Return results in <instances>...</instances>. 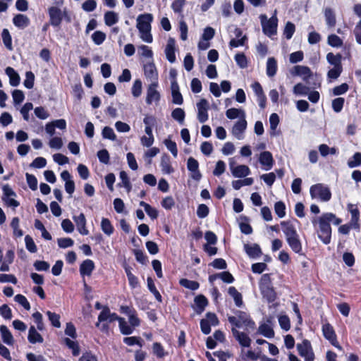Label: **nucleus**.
I'll return each instance as SVG.
<instances>
[{"label":"nucleus","instance_id":"37998d69","mask_svg":"<svg viewBox=\"0 0 361 361\" xmlns=\"http://www.w3.org/2000/svg\"><path fill=\"white\" fill-rule=\"evenodd\" d=\"M254 180L252 178H246L243 180H237L232 182V186L235 190H239L245 185H251Z\"/></svg>","mask_w":361,"mask_h":361},{"label":"nucleus","instance_id":"6e6552de","mask_svg":"<svg viewBox=\"0 0 361 361\" xmlns=\"http://www.w3.org/2000/svg\"><path fill=\"white\" fill-rule=\"evenodd\" d=\"M48 13L50 24L54 27L59 26L63 20L62 11L56 6H51L49 8Z\"/></svg>","mask_w":361,"mask_h":361},{"label":"nucleus","instance_id":"ddd939ff","mask_svg":"<svg viewBox=\"0 0 361 361\" xmlns=\"http://www.w3.org/2000/svg\"><path fill=\"white\" fill-rule=\"evenodd\" d=\"M158 83H151L147 91L146 103L151 104L152 102H158L160 100V94L157 88Z\"/></svg>","mask_w":361,"mask_h":361},{"label":"nucleus","instance_id":"4468645a","mask_svg":"<svg viewBox=\"0 0 361 361\" xmlns=\"http://www.w3.org/2000/svg\"><path fill=\"white\" fill-rule=\"evenodd\" d=\"M259 161L262 166L263 169L265 171L271 169L274 163L271 153L268 151H264L260 153L259 156Z\"/></svg>","mask_w":361,"mask_h":361},{"label":"nucleus","instance_id":"864d4df0","mask_svg":"<svg viewBox=\"0 0 361 361\" xmlns=\"http://www.w3.org/2000/svg\"><path fill=\"white\" fill-rule=\"evenodd\" d=\"M269 123H270V128H271V135H275V130L279 123V117L277 114L273 113L270 115L269 117Z\"/></svg>","mask_w":361,"mask_h":361},{"label":"nucleus","instance_id":"ea45409f","mask_svg":"<svg viewBox=\"0 0 361 361\" xmlns=\"http://www.w3.org/2000/svg\"><path fill=\"white\" fill-rule=\"evenodd\" d=\"M2 41L4 46L10 51L13 49L12 38L9 31L7 29H4L1 33Z\"/></svg>","mask_w":361,"mask_h":361},{"label":"nucleus","instance_id":"680f3d73","mask_svg":"<svg viewBox=\"0 0 361 361\" xmlns=\"http://www.w3.org/2000/svg\"><path fill=\"white\" fill-rule=\"evenodd\" d=\"M343 71V67H333L327 73V77L331 80L337 79Z\"/></svg>","mask_w":361,"mask_h":361},{"label":"nucleus","instance_id":"69168bd1","mask_svg":"<svg viewBox=\"0 0 361 361\" xmlns=\"http://www.w3.org/2000/svg\"><path fill=\"white\" fill-rule=\"evenodd\" d=\"M92 39L97 45H99L105 40L106 35L101 31H95L92 35Z\"/></svg>","mask_w":361,"mask_h":361},{"label":"nucleus","instance_id":"dca6fc26","mask_svg":"<svg viewBox=\"0 0 361 361\" xmlns=\"http://www.w3.org/2000/svg\"><path fill=\"white\" fill-rule=\"evenodd\" d=\"M232 334L235 338L238 341L239 344L243 347H250L251 339L247 334L239 331L235 328H232Z\"/></svg>","mask_w":361,"mask_h":361},{"label":"nucleus","instance_id":"f704fd0d","mask_svg":"<svg viewBox=\"0 0 361 361\" xmlns=\"http://www.w3.org/2000/svg\"><path fill=\"white\" fill-rule=\"evenodd\" d=\"M277 71V62L273 57L268 59L267 62V75L269 77H273Z\"/></svg>","mask_w":361,"mask_h":361},{"label":"nucleus","instance_id":"f8f14e48","mask_svg":"<svg viewBox=\"0 0 361 361\" xmlns=\"http://www.w3.org/2000/svg\"><path fill=\"white\" fill-rule=\"evenodd\" d=\"M246 128L247 121L245 118H242L234 124L231 133L238 140H243L244 138V132Z\"/></svg>","mask_w":361,"mask_h":361},{"label":"nucleus","instance_id":"7ed1b4c3","mask_svg":"<svg viewBox=\"0 0 361 361\" xmlns=\"http://www.w3.org/2000/svg\"><path fill=\"white\" fill-rule=\"evenodd\" d=\"M259 18L263 32L269 37L272 38L277 33L278 18L276 11H274V14L269 19L264 14H262Z\"/></svg>","mask_w":361,"mask_h":361},{"label":"nucleus","instance_id":"774afa93","mask_svg":"<svg viewBox=\"0 0 361 361\" xmlns=\"http://www.w3.org/2000/svg\"><path fill=\"white\" fill-rule=\"evenodd\" d=\"M361 164V153L356 152L353 157L348 161L350 168H354Z\"/></svg>","mask_w":361,"mask_h":361},{"label":"nucleus","instance_id":"a18cd8bd","mask_svg":"<svg viewBox=\"0 0 361 361\" xmlns=\"http://www.w3.org/2000/svg\"><path fill=\"white\" fill-rule=\"evenodd\" d=\"M66 345L72 350L73 356H78L80 354V347L77 342L71 340L68 338L64 339Z\"/></svg>","mask_w":361,"mask_h":361},{"label":"nucleus","instance_id":"de8ad7c7","mask_svg":"<svg viewBox=\"0 0 361 361\" xmlns=\"http://www.w3.org/2000/svg\"><path fill=\"white\" fill-rule=\"evenodd\" d=\"M119 328L124 335H130L133 332V328L127 324L123 318L119 319Z\"/></svg>","mask_w":361,"mask_h":361},{"label":"nucleus","instance_id":"e2e57ef3","mask_svg":"<svg viewBox=\"0 0 361 361\" xmlns=\"http://www.w3.org/2000/svg\"><path fill=\"white\" fill-rule=\"evenodd\" d=\"M12 97L13 99L14 104H20L22 103L25 99L24 93L22 90H15L12 92Z\"/></svg>","mask_w":361,"mask_h":361},{"label":"nucleus","instance_id":"c03bdc74","mask_svg":"<svg viewBox=\"0 0 361 361\" xmlns=\"http://www.w3.org/2000/svg\"><path fill=\"white\" fill-rule=\"evenodd\" d=\"M179 283L182 286L192 290H195L198 289L200 287V284L198 282L195 281H190L187 279H180Z\"/></svg>","mask_w":361,"mask_h":361},{"label":"nucleus","instance_id":"2eb2a0df","mask_svg":"<svg viewBox=\"0 0 361 361\" xmlns=\"http://www.w3.org/2000/svg\"><path fill=\"white\" fill-rule=\"evenodd\" d=\"M237 318L241 327H245L247 331L249 329H254L255 328V323L250 319V316L244 312H238Z\"/></svg>","mask_w":361,"mask_h":361},{"label":"nucleus","instance_id":"1a4fd4ad","mask_svg":"<svg viewBox=\"0 0 361 361\" xmlns=\"http://www.w3.org/2000/svg\"><path fill=\"white\" fill-rule=\"evenodd\" d=\"M197 119L200 123H204L208 120L209 103L205 99H202L197 104Z\"/></svg>","mask_w":361,"mask_h":361},{"label":"nucleus","instance_id":"72a5a7b5","mask_svg":"<svg viewBox=\"0 0 361 361\" xmlns=\"http://www.w3.org/2000/svg\"><path fill=\"white\" fill-rule=\"evenodd\" d=\"M226 115L229 119H235L236 118H245V113L244 110L241 109L231 108L226 112Z\"/></svg>","mask_w":361,"mask_h":361},{"label":"nucleus","instance_id":"a19ab883","mask_svg":"<svg viewBox=\"0 0 361 361\" xmlns=\"http://www.w3.org/2000/svg\"><path fill=\"white\" fill-rule=\"evenodd\" d=\"M121 183L118 184L121 187H124L127 192H129L131 190L132 185L129 180L128 174L125 171H121L119 174Z\"/></svg>","mask_w":361,"mask_h":361},{"label":"nucleus","instance_id":"bb28decb","mask_svg":"<svg viewBox=\"0 0 361 361\" xmlns=\"http://www.w3.org/2000/svg\"><path fill=\"white\" fill-rule=\"evenodd\" d=\"M349 212L351 214V219H350V225L352 226L353 228L354 229H359L360 225H359V216L360 212L357 208L355 207L353 204H350L348 206Z\"/></svg>","mask_w":361,"mask_h":361},{"label":"nucleus","instance_id":"2f4dec72","mask_svg":"<svg viewBox=\"0 0 361 361\" xmlns=\"http://www.w3.org/2000/svg\"><path fill=\"white\" fill-rule=\"evenodd\" d=\"M341 59L342 56L340 54H334L332 52H329L326 55L328 63L334 67H342Z\"/></svg>","mask_w":361,"mask_h":361},{"label":"nucleus","instance_id":"5fc2aeb1","mask_svg":"<svg viewBox=\"0 0 361 361\" xmlns=\"http://www.w3.org/2000/svg\"><path fill=\"white\" fill-rule=\"evenodd\" d=\"M109 317V308L107 307H105L103 308L102 311L99 314L98 322L96 323V326L99 327L100 323L108 322Z\"/></svg>","mask_w":361,"mask_h":361},{"label":"nucleus","instance_id":"052dcab7","mask_svg":"<svg viewBox=\"0 0 361 361\" xmlns=\"http://www.w3.org/2000/svg\"><path fill=\"white\" fill-rule=\"evenodd\" d=\"M32 317L37 325V329L39 331H43L44 329V324L42 314L39 312H36L32 314Z\"/></svg>","mask_w":361,"mask_h":361},{"label":"nucleus","instance_id":"f3484780","mask_svg":"<svg viewBox=\"0 0 361 361\" xmlns=\"http://www.w3.org/2000/svg\"><path fill=\"white\" fill-rule=\"evenodd\" d=\"M286 241H287L288 245L290 246V247L291 248V250L294 252H295L298 255H302V243H301V240L300 239L298 234H297L294 236L288 238L286 239Z\"/></svg>","mask_w":361,"mask_h":361},{"label":"nucleus","instance_id":"aec40b11","mask_svg":"<svg viewBox=\"0 0 361 361\" xmlns=\"http://www.w3.org/2000/svg\"><path fill=\"white\" fill-rule=\"evenodd\" d=\"M94 267V263L92 260L85 259L80 266V274L82 277L85 276H90Z\"/></svg>","mask_w":361,"mask_h":361},{"label":"nucleus","instance_id":"9b49d317","mask_svg":"<svg viewBox=\"0 0 361 361\" xmlns=\"http://www.w3.org/2000/svg\"><path fill=\"white\" fill-rule=\"evenodd\" d=\"M293 75L302 77V80L308 82L309 78L312 76V72L310 68L305 66H295L290 71Z\"/></svg>","mask_w":361,"mask_h":361},{"label":"nucleus","instance_id":"338daca9","mask_svg":"<svg viewBox=\"0 0 361 361\" xmlns=\"http://www.w3.org/2000/svg\"><path fill=\"white\" fill-rule=\"evenodd\" d=\"M161 204L166 210H171L175 206L174 199L171 196L164 197Z\"/></svg>","mask_w":361,"mask_h":361},{"label":"nucleus","instance_id":"4d7b16f0","mask_svg":"<svg viewBox=\"0 0 361 361\" xmlns=\"http://www.w3.org/2000/svg\"><path fill=\"white\" fill-rule=\"evenodd\" d=\"M35 75L32 71H27L25 73V79L24 80V86L27 89H32L34 86Z\"/></svg>","mask_w":361,"mask_h":361},{"label":"nucleus","instance_id":"13d9d810","mask_svg":"<svg viewBox=\"0 0 361 361\" xmlns=\"http://www.w3.org/2000/svg\"><path fill=\"white\" fill-rule=\"evenodd\" d=\"M295 25L293 23H292L291 22H288L286 24V26H285V28L283 30V35H285V37L287 39H290L293 37V35L295 32Z\"/></svg>","mask_w":361,"mask_h":361},{"label":"nucleus","instance_id":"8fccbe9b","mask_svg":"<svg viewBox=\"0 0 361 361\" xmlns=\"http://www.w3.org/2000/svg\"><path fill=\"white\" fill-rule=\"evenodd\" d=\"M327 42L333 47H341L343 45V40L334 34L328 36Z\"/></svg>","mask_w":361,"mask_h":361},{"label":"nucleus","instance_id":"bf43d9fd","mask_svg":"<svg viewBox=\"0 0 361 361\" xmlns=\"http://www.w3.org/2000/svg\"><path fill=\"white\" fill-rule=\"evenodd\" d=\"M138 50L141 56L150 59L151 61H153V51H152L150 47H149L147 45H140L138 47Z\"/></svg>","mask_w":361,"mask_h":361},{"label":"nucleus","instance_id":"58836bf2","mask_svg":"<svg viewBox=\"0 0 361 361\" xmlns=\"http://www.w3.org/2000/svg\"><path fill=\"white\" fill-rule=\"evenodd\" d=\"M140 205L141 207H142L145 211V212L147 213V214L152 219H155L157 218L158 216V212L157 210L151 207L149 204L143 202V201H141L140 202Z\"/></svg>","mask_w":361,"mask_h":361},{"label":"nucleus","instance_id":"20e7f679","mask_svg":"<svg viewBox=\"0 0 361 361\" xmlns=\"http://www.w3.org/2000/svg\"><path fill=\"white\" fill-rule=\"evenodd\" d=\"M259 286L262 295L268 302L275 300L276 293L272 287L270 276L268 274L262 276Z\"/></svg>","mask_w":361,"mask_h":361},{"label":"nucleus","instance_id":"a878e982","mask_svg":"<svg viewBox=\"0 0 361 361\" xmlns=\"http://www.w3.org/2000/svg\"><path fill=\"white\" fill-rule=\"evenodd\" d=\"M27 340L32 344L37 343H42L44 341L43 337L39 333L37 332L36 328L34 326H31L29 329Z\"/></svg>","mask_w":361,"mask_h":361},{"label":"nucleus","instance_id":"603ef678","mask_svg":"<svg viewBox=\"0 0 361 361\" xmlns=\"http://www.w3.org/2000/svg\"><path fill=\"white\" fill-rule=\"evenodd\" d=\"M319 150L322 157H326L328 154H336L337 149L335 147L330 148L328 145L325 144L320 145L319 146Z\"/></svg>","mask_w":361,"mask_h":361},{"label":"nucleus","instance_id":"7c9ffc66","mask_svg":"<svg viewBox=\"0 0 361 361\" xmlns=\"http://www.w3.org/2000/svg\"><path fill=\"white\" fill-rule=\"evenodd\" d=\"M0 331L2 336V340L4 343L11 345L14 343L13 337L9 331V329L7 328V326L4 325H1L0 326Z\"/></svg>","mask_w":361,"mask_h":361},{"label":"nucleus","instance_id":"4be33fe9","mask_svg":"<svg viewBox=\"0 0 361 361\" xmlns=\"http://www.w3.org/2000/svg\"><path fill=\"white\" fill-rule=\"evenodd\" d=\"M160 166L162 173L164 174H171L174 171V169L171 164L170 157L166 154H164L161 156Z\"/></svg>","mask_w":361,"mask_h":361},{"label":"nucleus","instance_id":"e433bc0d","mask_svg":"<svg viewBox=\"0 0 361 361\" xmlns=\"http://www.w3.org/2000/svg\"><path fill=\"white\" fill-rule=\"evenodd\" d=\"M101 229L108 236L113 234L114 231V226L111 221L106 218H102L101 221Z\"/></svg>","mask_w":361,"mask_h":361},{"label":"nucleus","instance_id":"412c9836","mask_svg":"<svg viewBox=\"0 0 361 361\" xmlns=\"http://www.w3.org/2000/svg\"><path fill=\"white\" fill-rule=\"evenodd\" d=\"M165 54L167 60L170 63L176 61L175 55V40L173 38H169L165 48Z\"/></svg>","mask_w":361,"mask_h":361},{"label":"nucleus","instance_id":"b1692460","mask_svg":"<svg viewBox=\"0 0 361 361\" xmlns=\"http://www.w3.org/2000/svg\"><path fill=\"white\" fill-rule=\"evenodd\" d=\"M267 323L261 324L258 328V333L267 338H272L274 336V331L271 326V321L267 319Z\"/></svg>","mask_w":361,"mask_h":361},{"label":"nucleus","instance_id":"3c124183","mask_svg":"<svg viewBox=\"0 0 361 361\" xmlns=\"http://www.w3.org/2000/svg\"><path fill=\"white\" fill-rule=\"evenodd\" d=\"M164 143L167 149L170 151L172 155L176 158L178 156V149L176 143L172 141L171 139L167 138L164 140Z\"/></svg>","mask_w":361,"mask_h":361},{"label":"nucleus","instance_id":"cd10ccee","mask_svg":"<svg viewBox=\"0 0 361 361\" xmlns=\"http://www.w3.org/2000/svg\"><path fill=\"white\" fill-rule=\"evenodd\" d=\"M244 249L247 255L251 258H257L262 255L261 248L257 244H245Z\"/></svg>","mask_w":361,"mask_h":361},{"label":"nucleus","instance_id":"4c0bfd02","mask_svg":"<svg viewBox=\"0 0 361 361\" xmlns=\"http://www.w3.org/2000/svg\"><path fill=\"white\" fill-rule=\"evenodd\" d=\"M105 24L108 26H112L118 21V16L114 11H107L104 14Z\"/></svg>","mask_w":361,"mask_h":361},{"label":"nucleus","instance_id":"473e14b6","mask_svg":"<svg viewBox=\"0 0 361 361\" xmlns=\"http://www.w3.org/2000/svg\"><path fill=\"white\" fill-rule=\"evenodd\" d=\"M196 305V312L198 314L202 313L208 304L207 299L202 295H200L195 298Z\"/></svg>","mask_w":361,"mask_h":361},{"label":"nucleus","instance_id":"6ab92c4d","mask_svg":"<svg viewBox=\"0 0 361 361\" xmlns=\"http://www.w3.org/2000/svg\"><path fill=\"white\" fill-rule=\"evenodd\" d=\"M326 24L328 27H334L336 24V13L333 8L330 7H326L323 11Z\"/></svg>","mask_w":361,"mask_h":361},{"label":"nucleus","instance_id":"c9c22d12","mask_svg":"<svg viewBox=\"0 0 361 361\" xmlns=\"http://www.w3.org/2000/svg\"><path fill=\"white\" fill-rule=\"evenodd\" d=\"M228 292V294L233 298L235 305L237 307H241L243 305L241 293H239L238 290L233 286L229 287Z\"/></svg>","mask_w":361,"mask_h":361},{"label":"nucleus","instance_id":"a211bd4d","mask_svg":"<svg viewBox=\"0 0 361 361\" xmlns=\"http://www.w3.org/2000/svg\"><path fill=\"white\" fill-rule=\"evenodd\" d=\"M79 233L83 235H87L89 233L88 230L86 228V219L83 213H81L78 216H74L73 217Z\"/></svg>","mask_w":361,"mask_h":361},{"label":"nucleus","instance_id":"0e129e2a","mask_svg":"<svg viewBox=\"0 0 361 361\" xmlns=\"http://www.w3.org/2000/svg\"><path fill=\"white\" fill-rule=\"evenodd\" d=\"M102 134L103 137L105 139H109L113 141L116 140V135L114 133V130L109 126H106L103 128Z\"/></svg>","mask_w":361,"mask_h":361},{"label":"nucleus","instance_id":"5701e85b","mask_svg":"<svg viewBox=\"0 0 361 361\" xmlns=\"http://www.w3.org/2000/svg\"><path fill=\"white\" fill-rule=\"evenodd\" d=\"M281 226L286 239L298 234L295 225L291 221H281Z\"/></svg>","mask_w":361,"mask_h":361},{"label":"nucleus","instance_id":"0eeeda50","mask_svg":"<svg viewBox=\"0 0 361 361\" xmlns=\"http://www.w3.org/2000/svg\"><path fill=\"white\" fill-rule=\"evenodd\" d=\"M144 74L151 83H158V71L153 61H150L143 66Z\"/></svg>","mask_w":361,"mask_h":361},{"label":"nucleus","instance_id":"c85d7f7f","mask_svg":"<svg viewBox=\"0 0 361 361\" xmlns=\"http://www.w3.org/2000/svg\"><path fill=\"white\" fill-rule=\"evenodd\" d=\"M5 72L9 78V82L11 86L16 87L20 84V78L18 73L13 68L7 67Z\"/></svg>","mask_w":361,"mask_h":361},{"label":"nucleus","instance_id":"393cba45","mask_svg":"<svg viewBox=\"0 0 361 361\" xmlns=\"http://www.w3.org/2000/svg\"><path fill=\"white\" fill-rule=\"evenodd\" d=\"M29 18L23 14H17L13 18L14 25L20 29H25L30 25Z\"/></svg>","mask_w":361,"mask_h":361},{"label":"nucleus","instance_id":"39448f33","mask_svg":"<svg viewBox=\"0 0 361 361\" xmlns=\"http://www.w3.org/2000/svg\"><path fill=\"white\" fill-rule=\"evenodd\" d=\"M310 193L312 199H319L322 202H328L331 198L330 189L322 183L312 185Z\"/></svg>","mask_w":361,"mask_h":361},{"label":"nucleus","instance_id":"423d86ee","mask_svg":"<svg viewBox=\"0 0 361 361\" xmlns=\"http://www.w3.org/2000/svg\"><path fill=\"white\" fill-rule=\"evenodd\" d=\"M299 355L305 359V361H314V355L310 344L307 340H304L297 345Z\"/></svg>","mask_w":361,"mask_h":361},{"label":"nucleus","instance_id":"9d476101","mask_svg":"<svg viewBox=\"0 0 361 361\" xmlns=\"http://www.w3.org/2000/svg\"><path fill=\"white\" fill-rule=\"evenodd\" d=\"M322 331L324 336L330 341V343L339 350H341V346L338 344L336 340V336L334 328L329 324H325L322 326Z\"/></svg>","mask_w":361,"mask_h":361},{"label":"nucleus","instance_id":"79ce46f5","mask_svg":"<svg viewBox=\"0 0 361 361\" xmlns=\"http://www.w3.org/2000/svg\"><path fill=\"white\" fill-rule=\"evenodd\" d=\"M172 118L177 121L180 124L183 125L185 116V111L181 108L175 109L171 113Z\"/></svg>","mask_w":361,"mask_h":361},{"label":"nucleus","instance_id":"f257e3e1","mask_svg":"<svg viewBox=\"0 0 361 361\" xmlns=\"http://www.w3.org/2000/svg\"><path fill=\"white\" fill-rule=\"evenodd\" d=\"M318 238L325 245H328L331 240L332 229L330 223L338 226L342 222V219L338 218L331 212L322 214L319 216H314L311 219Z\"/></svg>","mask_w":361,"mask_h":361},{"label":"nucleus","instance_id":"49530a36","mask_svg":"<svg viewBox=\"0 0 361 361\" xmlns=\"http://www.w3.org/2000/svg\"><path fill=\"white\" fill-rule=\"evenodd\" d=\"M147 287L155 298L161 302L162 301L161 295L156 288L154 281L150 277L147 278Z\"/></svg>","mask_w":361,"mask_h":361},{"label":"nucleus","instance_id":"c756f323","mask_svg":"<svg viewBox=\"0 0 361 361\" xmlns=\"http://www.w3.org/2000/svg\"><path fill=\"white\" fill-rule=\"evenodd\" d=\"M231 173L235 178H243L250 173V170L246 165H238L233 169Z\"/></svg>","mask_w":361,"mask_h":361},{"label":"nucleus","instance_id":"f03ea898","mask_svg":"<svg viewBox=\"0 0 361 361\" xmlns=\"http://www.w3.org/2000/svg\"><path fill=\"white\" fill-rule=\"evenodd\" d=\"M153 16L151 13L140 14L137 18V28L140 32V37L142 41L151 43L153 37L151 34V23Z\"/></svg>","mask_w":361,"mask_h":361},{"label":"nucleus","instance_id":"09e8293b","mask_svg":"<svg viewBox=\"0 0 361 361\" xmlns=\"http://www.w3.org/2000/svg\"><path fill=\"white\" fill-rule=\"evenodd\" d=\"M293 92L295 95H307L310 92V88L300 82L293 87Z\"/></svg>","mask_w":361,"mask_h":361},{"label":"nucleus","instance_id":"6e6d98bb","mask_svg":"<svg viewBox=\"0 0 361 361\" xmlns=\"http://www.w3.org/2000/svg\"><path fill=\"white\" fill-rule=\"evenodd\" d=\"M274 211L279 218L284 217L286 216L285 204L281 201L276 202L274 204Z\"/></svg>","mask_w":361,"mask_h":361}]
</instances>
